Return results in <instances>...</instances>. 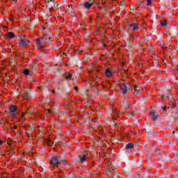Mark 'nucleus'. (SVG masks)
I'll list each match as a JSON object with an SVG mask.
<instances>
[{"instance_id":"nucleus-1","label":"nucleus","mask_w":178,"mask_h":178,"mask_svg":"<svg viewBox=\"0 0 178 178\" xmlns=\"http://www.w3.org/2000/svg\"><path fill=\"white\" fill-rule=\"evenodd\" d=\"M9 111L10 112V116L12 118H16V116H17V107L16 106V105H12L9 108Z\"/></svg>"},{"instance_id":"nucleus-2","label":"nucleus","mask_w":178,"mask_h":178,"mask_svg":"<svg viewBox=\"0 0 178 178\" xmlns=\"http://www.w3.org/2000/svg\"><path fill=\"white\" fill-rule=\"evenodd\" d=\"M115 70L112 68H108L106 70L104 74L106 77H113V76L115 75Z\"/></svg>"},{"instance_id":"nucleus-3","label":"nucleus","mask_w":178,"mask_h":178,"mask_svg":"<svg viewBox=\"0 0 178 178\" xmlns=\"http://www.w3.org/2000/svg\"><path fill=\"white\" fill-rule=\"evenodd\" d=\"M106 170L110 172V176L113 175V172H115V168L113 167V165H112V163L108 162L106 163Z\"/></svg>"},{"instance_id":"nucleus-4","label":"nucleus","mask_w":178,"mask_h":178,"mask_svg":"<svg viewBox=\"0 0 178 178\" xmlns=\"http://www.w3.org/2000/svg\"><path fill=\"white\" fill-rule=\"evenodd\" d=\"M50 163L52 165V166H58V163H59V160L58 159V157H52L50 160Z\"/></svg>"},{"instance_id":"nucleus-5","label":"nucleus","mask_w":178,"mask_h":178,"mask_svg":"<svg viewBox=\"0 0 178 178\" xmlns=\"http://www.w3.org/2000/svg\"><path fill=\"white\" fill-rule=\"evenodd\" d=\"M29 44H30V41L26 39H22L19 41V45H21V47H26V45H29Z\"/></svg>"},{"instance_id":"nucleus-6","label":"nucleus","mask_w":178,"mask_h":178,"mask_svg":"<svg viewBox=\"0 0 178 178\" xmlns=\"http://www.w3.org/2000/svg\"><path fill=\"white\" fill-rule=\"evenodd\" d=\"M40 39L43 42H51V36H49V35H44L43 38Z\"/></svg>"},{"instance_id":"nucleus-7","label":"nucleus","mask_w":178,"mask_h":178,"mask_svg":"<svg viewBox=\"0 0 178 178\" xmlns=\"http://www.w3.org/2000/svg\"><path fill=\"white\" fill-rule=\"evenodd\" d=\"M44 42L40 38L36 40L37 47L38 48L42 49L44 48V45L42 44Z\"/></svg>"},{"instance_id":"nucleus-8","label":"nucleus","mask_w":178,"mask_h":178,"mask_svg":"<svg viewBox=\"0 0 178 178\" xmlns=\"http://www.w3.org/2000/svg\"><path fill=\"white\" fill-rule=\"evenodd\" d=\"M129 29H131L134 31H137L138 30V24L134 23L129 25Z\"/></svg>"},{"instance_id":"nucleus-9","label":"nucleus","mask_w":178,"mask_h":178,"mask_svg":"<svg viewBox=\"0 0 178 178\" xmlns=\"http://www.w3.org/2000/svg\"><path fill=\"white\" fill-rule=\"evenodd\" d=\"M150 115H152V120H154V121H155V120H156L157 119H158V115H156V113H155V111H154V110H152L151 111H150Z\"/></svg>"},{"instance_id":"nucleus-10","label":"nucleus","mask_w":178,"mask_h":178,"mask_svg":"<svg viewBox=\"0 0 178 178\" xmlns=\"http://www.w3.org/2000/svg\"><path fill=\"white\" fill-rule=\"evenodd\" d=\"M120 89L122 90L123 94H126V92H127V86H126V85H121Z\"/></svg>"},{"instance_id":"nucleus-11","label":"nucleus","mask_w":178,"mask_h":178,"mask_svg":"<svg viewBox=\"0 0 178 178\" xmlns=\"http://www.w3.org/2000/svg\"><path fill=\"white\" fill-rule=\"evenodd\" d=\"M7 37L8 38H15V33L13 32H8Z\"/></svg>"},{"instance_id":"nucleus-12","label":"nucleus","mask_w":178,"mask_h":178,"mask_svg":"<svg viewBox=\"0 0 178 178\" xmlns=\"http://www.w3.org/2000/svg\"><path fill=\"white\" fill-rule=\"evenodd\" d=\"M126 148L127 149H131L132 148H134V145H133V143H128L126 145Z\"/></svg>"},{"instance_id":"nucleus-13","label":"nucleus","mask_w":178,"mask_h":178,"mask_svg":"<svg viewBox=\"0 0 178 178\" xmlns=\"http://www.w3.org/2000/svg\"><path fill=\"white\" fill-rule=\"evenodd\" d=\"M63 76H64L65 79H66L67 80H69V79L72 78V74L70 73H67V72L64 74Z\"/></svg>"},{"instance_id":"nucleus-14","label":"nucleus","mask_w":178,"mask_h":178,"mask_svg":"<svg viewBox=\"0 0 178 178\" xmlns=\"http://www.w3.org/2000/svg\"><path fill=\"white\" fill-rule=\"evenodd\" d=\"M84 7L86 8V9H90V8H91V3L88 1L86 2L84 4Z\"/></svg>"},{"instance_id":"nucleus-15","label":"nucleus","mask_w":178,"mask_h":178,"mask_svg":"<svg viewBox=\"0 0 178 178\" xmlns=\"http://www.w3.org/2000/svg\"><path fill=\"white\" fill-rule=\"evenodd\" d=\"M134 90L135 91V94H138V91H140V87L137 86H135L134 87Z\"/></svg>"},{"instance_id":"nucleus-16","label":"nucleus","mask_w":178,"mask_h":178,"mask_svg":"<svg viewBox=\"0 0 178 178\" xmlns=\"http://www.w3.org/2000/svg\"><path fill=\"white\" fill-rule=\"evenodd\" d=\"M87 159V155L83 154L81 158V162L83 163Z\"/></svg>"},{"instance_id":"nucleus-17","label":"nucleus","mask_w":178,"mask_h":178,"mask_svg":"<svg viewBox=\"0 0 178 178\" xmlns=\"http://www.w3.org/2000/svg\"><path fill=\"white\" fill-rule=\"evenodd\" d=\"M24 74L25 76H29V74H30V71H29V70H25L24 71Z\"/></svg>"},{"instance_id":"nucleus-18","label":"nucleus","mask_w":178,"mask_h":178,"mask_svg":"<svg viewBox=\"0 0 178 178\" xmlns=\"http://www.w3.org/2000/svg\"><path fill=\"white\" fill-rule=\"evenodd\" d=\"M161 24L162 26H168V22L167 21H161Z\"/></svg>"},{"instance_id":"nucleus-19","label":"nucleus","mask_w":178,"mask_h":178,"mask_svg":"<svg viewBox=\"0 0 178 178\" xmlns=\"http://www.w3.org/2000/svg\"><path fill=\"white\" fill-rule=\"evenodd\" d=\"M152 3V0H147V5H151Z\"/></svg>"},{"instance_id":"nucleus-20","label":"nucleus","mask_w":178,"mask_h":178,"mask_svg":"<svg viewBox=\"0 0 178 178\" xmlns=\"http://www.w3.org/2000/svg\"><path fill=\"white\" fill-rule=\"evenodd\" d=\"M45 2L49 3L50 2H54V1H52V0H45Z\"/></svg>"},{"instance_id":"nucleus-21","label":"nucleus","mask_w":178,"mask_h":178,"mask_svg":"<svg viewBox=\"0 0 178 178\" xmlns=\"http://www.w3.org/2000/svg\"><path fill=\"white\" fill-rule=\"evenodd\" d=\"M163 111H166V106L163 107Z\"/></svg>"},{"instance_id":"nucleus-22","label":"nucleus","mask_w":178,"mask_h":178,"mask_svg":"<svg viewBox=\"0 0 178 178\" xmlns=\"http://www.w3.org/2000/svg\"><path fill=\"white\" fill-rule=\"evenodd\" d=\"M62 54H63V55H64V56H66V54H65V53H60V55H62Z\"/></svg>"},{"instance_id":"nucleus-23","label":"nucleus","mask_w":178,"mask_h":178,"mask_svg":"<svg viewBox=\"0 0 178 178\" xmlns=\"http://www.w3.org/2000/svg\"><path fill=\"white\" fill-rule=\"evenodd\" d=\"M90 3H92L94 2V0H90Z\"/></svg>"},{"instance_id":"nucleus-24","label":"nucleus","mask_w":178,"mask_h":178,"mask_svg":"<svg viewBox=\"0 0 178 178\" xmlns=\"http://www.w3.org/2000/svg\"><path fill=\"white\" fill-rule=\"evenodd\" d=\"M162 101H165V97H162Z\"/></svg>"},{"instance_id":"nucleus-25","label":"nucleus","mask_w":178,"mask_h":178,"mask_svg":"<svg viewBox=\"0 0 178 178\" xmlns=\"http://www.w3.org/2000/svg\"><path fill=\"white\" fill-rule=\"evenodd\" d=\"M124 65V63H121V65H122V66H123Z\"/></svg>"},{"instance_id":"nucleus-26","label":"nucleus","mask_w":178,"mask_h":178,"mask_svg":"<svg viewBox=\"0 0 178 178\" xmlns=\"http://www.w3.org/2000/svg\"><path fill=\"white\" fill-rule=\"evenodd\" d=\"M2 145V141L1 140H0V145Z\"/></svg>"},{"instance_id":"nucleus-27","label":"nucleus","mask_w":178,"mask_h":178,"mask_svg":"<svg viewBox=\"0 0 178 178\" xmlns=\"http://www.w3.org/2000/svg\"><path fill=\"white\" fill-rule=\"evenodd\" d=\"M52 92H53V94H54L55 93V90H53Z\"/></svg>"},{"instance_id":"nucleus-28","label":"nucleus","mask_w":178,"mask_h":178,"mask_svg":"<svg viewBox=\"0 0 178 178\" xmlns=\"http://www.w3.org/2000/svg\"><path fill=\"white\" fill-rule=\"evenodd\" d=\"M75 90H77V87H75Z\"/></svg>"},{"instance_id":"nucleus-29","label":"nucleus","mask_w":178,"mask_h":178,"mask_svg":"<svg viewBox=\"0 0 178 178\" xmlns=\"http://www.w3.org/2000/svg\"><path fill=\"white\" fill-rule=\"evenodd\" d=\"M48 112H51V110H48Z\"/></svg>"},{"instance_id":"nucleus-30","label":"nucleus","mask_w":178,"mask_h":178,"mask_svg":"<svg viewBox=\"0 0 178 178\" xmlns=\"http://www.w3.org/2000/svg\"><path fill=\"white\" fill-rule=\"evenodd\" d=\"M124 73H125V74H126V70H124Z\"/></svg>"},{"instance_id":"nucleus-31","label":"nucleus","mask_w":178,"mask_h":178,"mask_svg":"<svg viewBox=\"0 0 178 178\" xmlns=\"http://www.w3.org/2000/svg\"><path fill=\"white\" fill-rule=\"evenodd\" d=\"M173 134H175V131H173Z\"/></svg>"},{"instance_id":"nucleus-32","label":"nucleus","mask_w":178,"mask_h":178,"mask_svg":"<svg viewBox=\"0 0 178 178\" xmlns=\"http://www.w3.org/2000/svg\"><path fill=\"white\" fill-rule=\"evenodd\" d=\"M12 1H16V0H12Z\"/></svg>"},{"instance_id":"nucleus-33","label":"nucleus","mask_w":178,"mask_h":178,"mask_svg":"<svg viewBox=\"0 0 178 178\" xmlns=\"http://www.w3.org/2000/svg\"><path fill=\"white\" fill-rule=\"evenodd\" d=\"M177 68H178V65H177Z\"/></svg>"}]
</instances>
